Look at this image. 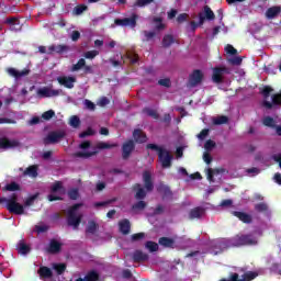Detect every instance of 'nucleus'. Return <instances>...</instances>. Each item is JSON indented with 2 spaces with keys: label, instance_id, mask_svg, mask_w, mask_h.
<instances>
[{
  "label": "nucleus",
  "instance_id": "f257e3e1",
  "mask_svg": "<svg viewBox=\"0 0 281 281\" xmlns=\"http://www.w3.org/2000/svg\"><path fill=\"white\" fill-rule=\"evenodd\" d=\"M36 199H38V193L29 196L23 205L19 203V195L13 193L9 199L0 198V203H7L5 207L10 214L22 216V214H25V207H31V205H34V201H36Z\"/></svg>",
  "mask_w": 281,
  "mask_h": 281
},
{
  "label": "nucleus",
  "instance_id": "f03ea898",
  "mask_svg": "<svg viewBox=\"0 0 281 281\" xmlns=\"http://www.w3.org/2000/svg\"><path fill=\"white\" fill-rule=\"evenodd\" d=\"M143 181L145 189L139 183H135L132 187L133 192L135 193L136 201H144L146 199L147 192H153L155 190V183L153 182V173L150 171L145 170L143 172Z\"/></svg>",
  "mask_w": 281,
  "mask_h": 281
},
{
  "label": "nucleus",
  "instance_id": "7ed1b4c3",
  "mask_svg": "<svg viewBox=\"0 0 281 281\" xmlns=\"http://www.w3.org/2000/svg\"><path fill=\"white\" fill-rule=\"evenodd\" d=\"M147 150H156L158 151V159L160 161L161 168H171L172 167V159H175V157L172 156V154L156 145V144H147L146 145Z\"/></svg>",
  "mask_w": 281,
  "mask_h": 281
},
{
  "label": "nucleus",
  "instance_id": "20e7f679",
  "mask_svg": "<svg viewBox=\"0 0 281 281\" xmlns=\"http://www.w3.org/2000/svg\"><path fill=\"white\" fill-rule=\"evenodd\" d=\"M85 205L83 203H76L72 206L69 207L68 210V215H67V224L69 227H74V229H78L80 227V223H82V215L77 214L78 210Z\"/></svg>",
  "mask_w": 281,
  "mask_h": 281
},
{
  "label": "nucleus",
  "instance_id": "39448f33",
  "mask_svg": "<svg viewBox=\"0 0 281 281\" xmlns=\"http://www.w3.org/2000/svg\"><path fill=\"white\" fill-rule=\"evenodd\" d=\"M233 247H245L258 245V238L254 237L251 234L247 235H236L229 239Z\"/></svg>",
  "mask_w": 281,
  "mask_h": 281
},
{
  "label": "nucleus",
  "instance_id": "423d86ee",
  "mask_svg": "<svg viewBox=\"0 0 281 281\" xmlns=\"http://www.w3.org/2000/svg\"><path fill=\"white\" fill-rule=\"evenodd\" d=\"M232 69L226 66H217L213 68L212 80L215 85H223L225 82V76H229Z\"/></svg>",
  "mask_w": 281,
  "mask_h": 281
},
{
  "label": "nucleus",
  "instance_id": "0eeeda50",
  "mask_svg": "<svg viewBox=\"0 0 281 281\" xmlns=\"http://www.w3.org/2000/svg\"><path fill=\"white\" fill-rule=\"evenodd\" d=\"M137 21H139V15L137 13H132L130 18L115 19L114 24L119 27H131L135 30L137 27Z\"/></svg>",
  "mask_w": 281,
  "mask_h": 281
},
{
  "label": "nucleus",
  "instance_id": "6e6552de",
  "mask_svg": "<svg viewBox=\"0 0 281 281\" xmlns=\"http://www.w3.org/2000/svg\"><path fill=\"white\" fill-rule=\"evenodd\" d=\"M67 133L63 130L49 132L48 135L44 138L45 146L49 144H58L60 139H65Z\"/></svg>",
  "mask_w": 281,
  "mask_h": 281
},
{
  "label": "nucleus",
  "instance_id": "1a4fd4ad",
  "mask_svg": "<svg viewBox=\"0 0 281 281\" xmlns=\"http://www.w3.org/2000/svg\"><path fill=\"white\" fill-rule=\"evenodd\" d=\"M37 95L40 98H58V95H63V89L54 90L49 87L40 88Z\"/></svg>",
  "mask_w": 281,
  "mask_h": 281
},
{
  "label": "nucleus",
  "instance_id": "9d476101",
  "mask_svg": "<svg viewBox=\"0 0 281 281\" xmlns=\"http://www.w3.org/2000/svg\"><path fill=\"white\" fill-rule=\"evenodd\" d=\"M135 150V140L128 139L127 142L123 143L122 145V159L126 161L131 158V155H133V151Z\"/></svg>",
  "mask_w": 281,
  "mask_h": 281
},
{
  "label": "nucleus",
  "instance_id": "9b49d317",
  "mask_svg": "<svg viewBox=\"0 0 281 281\" xmlns=\"http://www.w3.org/2000/svg\"><path fill=\"white\" fill-rule=\"evenodd\" d=\"M204 13L200 12L199 13V23L200 25H203V23H205V19L207 21H214V19H216V15L214 14V11H212V9L209 5H204Z\"/></svg>",
  "mask_w": 281,
  "mask_h": 281
},
{
  "label": "nucleus",
  "instance_id": "f8f14e48",
  "mask_svg": "<svg viewBox=\"0 0 281 281\" xmlns=\"http://www.w3.org/2000/svg\"><path fill=\"white\" fill-rule=\"evenodd\" d=\"M232 215L238 218L241 223H245V225H251L254 223V216L249 213H245L243 211H232Z\"/></svg>",
  "mask_w": 281,
  "mask_h": 281
},
{
  "label": "nucleus",
  "instance_id": "ddd939ff",
  "mask_svg": "<svg viewBox=\"0 0 281 281\" xmlns=\"http://www.w3.org/2000/svg\"><path fill=\"white\" fill-rule=\"evenodd\" d=\"M203 82V71L195 69L193 72L189 76V86L190 87H198V85H201Z\"/></svg>",
  "mask_w": 281,
  "mask_h": 281
},
{
  "label": "nucleus",
  "instance_id": "4468645a",
  "mask_svg": "<svg viewBox=\"0 0 281 281\" xmlns=\"http://www.w3.org/2000/svg\"><path fill=\"white\" fill-rule=\"evenodd\" d=\"M57 82L66 89H74V85H76V77L61 76L57 78Z\"/></svg>",
  "mask_w": 281,
  "mask_h": 281
},
{
  "label": "nucleus",
  "instance_id": "2eb2a0df",
  "mask_svg": "<svg viewBox=\"0 0 281 281\" xmlns=\"http://www.w3.org/2000/svg\"><path fill=\"white\" fill-rule=\"evenodd\" d=\"M272 102L263 101L262 105L265 109L271 110L273 106H281V90L279 93L272 94Z\"/></svg>",
  "mask_w": 281,
  "mask_h": 281
},
{
  "label": "nucleus",
  "instance_id": "dca6fc26",
  "mask_svg": "<svg viewBox=\"0 0 281 281\" xmlns=\"http://www.w3.org/2000/svg\"><path fill=\"white\" fill-rule=\"evenodd\" d=\"M133 138L136 144H146L148 142V136L139 128L133 131Z\"/></svg>",
  "mask_w": 281,
  "mask_h": 281
},
{
  "label": "nucleus",
  "instance_id": "f3484780",
  "mask_svg": "<svg viewBox=\"0 0 281 281\" xmlns=\"http://www.w3.org/2000/svg\"><path fill=\"white\" fill-rule=\"evenodd\" d=\"M69 52V46L65 44H59V45H50L48 47L47 54H65Z\"/></svg>",
  "mask_w": 281,
  "mask_h": 281
},
{
  "label": "nucleus",
  "instance_id": "a211bd4d",
  "mask_svg": "<svg viewBox=\"0 0 281 281\" xmlns=\"http://www.w3.org/2000/svg\"><path fill=\"white\" fill-rule=\"evenodd\" d=\"M19 146L18 140H10L8 137L0 138V149L8 150V148H16Z\"/></svg>",
  "mask_w": 281,
  "mask_h": 281
},
{
  "label": "nucleus",
  "instance_id": "6ab92c4d",
  "mask_svg": "<svg viewBox=\"0 0 281 281\" xmlns=\"http://www.w3.org/2000/svg\"><path fill=\"white\" fill-rule=\"evenodd\" d=\"M119 231L121 234H123V236H128V234H131V221L124 218L119 222Z\"/></svg>",
  "mask_w": 281,
  "mask_h": 281
},
{
  "label": "nucleus",
  "instance_id": "aec40b11",
  "mask_svg": "<svg viewBox=\"0 0 281 281\" xmlns=\"http://www.w3.org/2000/svg\"><path fill=\"white\" fill-rule=\"evenodd\" d=\"M280 13H281L280 5L270 7L266 11V19L268 20L276 19L277 16H280Z\"/></svg>",
  "mask_w": 281,
  "mask_h": 281
},
{
  "label": "nucleus",
  "instance_id": "412c9836",
  "mask_svg": "<svg viewBox=\"0 0 281 281\" xmlns=\"http://www.w3.org/2000/svg\"><path fill=\"white\" fill-rule=\"evenodd\" d=\"M9 76H12L13 78H23V76L30 75V69H23V70H16V68H8Z\"/></svg>",
  "mask_w": 281,
  "mask_h": 281
},
{
  "label": "nucleus",
  "instance_id": "4be33fe9",
  "mask_svg": "<svg viewBox=\"0 0 281 281\" xmlns=\"http://www.w3.org/2000/svg\"><path fill=\"white\" fill-rule=\"evenodd\" d=\"M60 249H63V244L58 240L52 239L49 241V246L47 248L48 254H60Z\"/></svg>",
  "mask_w": 281,
  "mask_h": 281
},
{
  "label": "nucleus",
  "instance_id": "5701e85b",
  "mask_svg": "<svg viewBox=\"0 0 281 281\" xmlns=\"http://www.w3.org/2000/svg\"><path fill=\"white\" fill-rule=\"evenodd\" d=\"M133 262H146L148 260V254L142 250H135L132 255Z\"/></svg>",
  "mask_w": 281,
  "mask_h": 281
},
{
  "label": "nucleus",
  "instance_id": "b1692460",
  "mask_svg": "<svg viewBox=\"0 0 281 281\" xmlns=\"http://www.w3.org/2000/svg\"><path fill=\"white\" fill-rule=\"evenodd\" d=\"M38 276L41 278H43L44 280H49L50 278H53L54 272H52V269H49L46 266H42L40 267L38 271H37Z\"/></svg>",
  "mask_w": 281,
  "mask_h": 281
},
{
  "label": "nucleus",
  "instance_id": "393cba45",
  "mask_svg": "<svg viewBox=\"0 0 281 281\" xmlns=\"http://www.w3.org/2000/svg\"><path fill=\"white\" fill-rule=\"evenodd\" d=\"M158 244L167 249H175V239L170 237H160L158 239Z\"/></svg>",
  "mask_w": 281,
  "mask_h": 281
},
{
  "label": "nucleus",
  "instance_id": "a878e982",
  "mask_svg": "<svg viewBox=\"0 0 281 281\" xmlns=\"http://www.w3.org/2000/svg\"><path fill=\"white\" fill-rule=\"evenodd\" d=\"M203 214H205V209L196 206L190 211L189 218H191V221H193L194 218H201Z\"/></svg>",
  "mask_w": 281,
  "mask_h": 281
},
{
  "label": "nucleus",
  "instance_id": "bb28decb",
  "mask_svg": "<svg viewBox=\"0 0 281 281\" xmlns=\"http://www.w3.org/2000/svg\"><path fill=\"white\" fill-rule=\"evenodd\" d=\"M23 175H24V177H32L33 179H36V177H38V166L32 165V166L27 167L24 170Z\"/></svg>",
  "mask_w": 281,
  "mask_h": 281
},
{
  "label": "nucleus",
  "instance_id": "cd10ccee",
  "mask_svg": "<svg viewBox=\"0 0 281 281\" xmlns=\"http://www.w3.org/2000/svg\"><path fill=\"white\" fill-rule=\"evenodd\" d=\"M158 192L162 194V199H172V190H170V187L166 184H160L158 187Z\"/></svg>",
  "mask_w": 281,
  "mask_h": 281
},
{
  "label": "nucleus",
  "instance_id": "c85d7f7f",
  "mask_svg": "<svg viewBox=\"0 0 281 281\" xmlns=\"http://www.w3.org/2000/svg\"><path fill=\"white\" fill-rule=\"evenodd\" d=\"M120 145L117 143H104V142H99L95 146V148H98V150H109L111 148H117Z\"/></svg>",
  "mask_w": 281,
  "mask_h": 281
},
{
  "label": "nucleus",
  "instance_id": "c756f323",
  "mask_svg": "<svg viewBox=\"0 0 281 281\" xmlns=\"http://www.w3.org/2000/svg\"><path fill=\"white\" fill-rule=\"evenodd\" d=\"M95 155H98V151H77L74 154V157H78L80 159H89Z\"/></svg>",
  "mask_w": 281,
  "mask_h": 281
},
{
  "label": "nucleus",
  "instance_id": "7c9ffc66",
  "mask_svg": "<svg viewBox=\"0 0 281 281\" xmlns=\"http://www.w3.org/2000/svg\"><path fill=\"white\" fill-rule=\"evenodd\" d=\"M223 172H225V169H223V168H221V169H212V168L207 169V179H209V181L214 182V175H221Z\"/></svg>",
  "mask_w": 281,
  "mask_h": 281
},
{
  "label": "nucleus",
  "instance_id": "2f4dec72",
  "mask_svg": "<svg viewBox=\"0 0 281 281\" xmlns=\"http://www.w3.org/2000/svg\"><path fill=\"white\" fill-rule=\"evenodd\" d=\"M54 271H56L57 276H63L65 271H67V265L66 263H54L53 265Z\"/></svg>",
  "mask_w": 281,
  "mask_h": 281
},
{
  "label": "nucleus",
  "instance_id": "473e14b6",
  "mask_svg": "<svg viewBox=\"0 0 281 281\" xmlns=\"http://www.w3.org/2000/svg\"><path fill=\"white\" fill-rule=\"evenodd\" d=\"M85 280L86 281H98V280H100V274L95 270H91L85 276Z\"/></svg>",
  "mask_w": 281,
  "mask_h": 281
},
{
  "label": "nucleus",
  "instance_id": "72a5a7b5",
  "mask_svg": "<svg viewBox=\"0 0 281 281\" xmlns=\"http://www.w3.org/2000/svg\"><path fill=\"white\" fill-rule=\"evenodd\" d=\"M95 232H98V223H95V221H89L86 234H95Z\"/></svg>",
  "mask_w": 281,
  "mask_h": 281
},
{
  "label": "nucleus",
  "instance_id": "f704fd0d",
  "mask_svg": "<svg viewBox=\"0 0 281 281\" xmlns=\"http://www.w3.org/2000/svg\"><path fill=\"white\" fill-rule=\"evenodd\" d=\"M227 122H229V117H227L226 115H221V116L213 119V124L215 126H221L223 124H227Z\"/></svg>",
  "mask_w": 281,
  "mask_h": 281
},
{
  "label": "nucleus",
  "instance_id": "c9c22d12",
  "mask_svg": "<svg viewBox=\"0 0 281 281\" xmlns=\"http://www.w3.org/2000/svg\"><path fill=\"white\" fill-rule=\"evenodd\" d=\"M263 126H267L268 128H276V120L271 116H266L262 119Z\"/></svg>",
  "mask_w": 281,
  "mask_h": 281
},
{
  "label": "nucleus",
  "instance_id": "e433bc0d",
  "mask_svg": "<svg viewBox=\"0 0 281 281\" xmlns=\"http://www.w3.org/2000/svg\"><path fill=\"white\" fill-rule=\"evenodd\" d=\"M146 202H144V200H139L138 202H136L135 204L132 205V210L133 212H139L142 210H146Z\"/></svg>",
  "mask_w": 281,
  "mask_h": 281
},
{
  "label": "nucleus",
  "instance_id": "4c0bfd02",
  "mask_svg": "<svg viewBox=\"0 0 281 281\" xmlns=\"http://www.w3.org/2000/svg\"><path fill=\"white\" fill-rule=\"evenodd\" d=\"M146 249H148L151 254L155 251H159V244L155 241H146L145 244Z\"/></svg>",
  "mask_w": 281,
  "mask_h": 281
},
{
  "label": "nucleus",
  "instance_id": "58836bf2",
  "mask_svg": "<svg viewBox=\"0 0 281 281\" xmlns=\"http://www.w3.org/2000/svg\"><path fill=\"white\" fill-rule=\"evenodd\" d=\"M4 190L7 192H18L19 190H21V186L16 182H11L4 187Z\"/></svg>",
  "mask_w": 281,
  "mask_h": 281
},
{
  "label": "nucleus",
  "instance_id": "ea45409f",
  "mask_svg": "<svg viewBox=\"0 0 281 281\" xmlns=\"http://www.w3.org/2000/svg\"><path fill=\"white\" fill-rule=\"evenodd\" d=\"M175 43V37L170 34H167L162 37V47H170Z\"/></svg>",
  "mask_w": 281,
  "mask_h": 281
},
{
  "label": "nucleus",
  "instance_id": "a19ab883",
  "mask_svg": "<svg viewBox=\"0 0 281 281\" xmlns=\"http://www.w3.org/2000/svg\"><path fill=\"white\" fill-rule=\"evenodd\" d=\"M164 19L155 16L153 22L156 23V30L161 32V30H166V24L162 23Z\"/></svg>",
  "mask_w": 281,
  "mask_h": 281
},
{
  "label": "nucleus",
  "instance_id": "79ce46f5",
  "mask_svg": "<svg viewBox=\"0 0 281 281\" xmlns=\"http://www.w3.org/2000/svg\"><path fill=\"white\" fill-rule=\"evenodd\" d=\"M80 196V192L78 191V189H70L68 191V198L70 199V201H78Z\"/></svg>",
  "mask_w": 281,
  "mask_h": 281
},
{
  "label": "nucleus",
  "instance_id": "37998d69",
  "mask_svg": "<svg viewBox=\"0 0 281 281\" xmlns=\"http://www.w3.org/2000/svg\"><path fill=\"white\" fill-rule=\"evenodd\" d=\"M69 125L72 126V128H79L80 117H78L77 115H72L69 120Z\"/></svg>",
  "mask_w": 281,
  "mask_h": 281
},
{
  "label": "nucleus",
  "instance_id": "c03bdc74",
  "mask_svg": "<svg viewBox=\"0 0 281 281\" xmlns=\"http://www.w3.org/2000/svg\"><path fill=\"white\" fill-rule=\"evenodd\" d=\"M85 65H87V60H85V58H80L77 64H75L72 66V71H80V69H82V67H85Z\"/></svg>",
  "mask_w": 281,
  "mask_h": 281
},
{
  "label": "nucleus",
  "instance_id": "a18cd8bd",
  "mask_svg": "<svg viewBox=\"0 0 281 281\" xmlns=\"http://www.w3.org/2000/svg\"><path fill=\"white\" fill-rule=\"evenodd\" d=\"M115 201H117V198H113L103 202H95L94 207H104L106 205H111V203H115Z\"/></svg>",
  "mask_w": 281,
  "mask_h": 281
},
{
  "label": "nucleus",
  "instance_id": "49530a36",
  "mask_svg": "<svg viewBox=\"0 0 281 281\" xmlns=\"http://www.w3.org/2000/svg\"><path fill=\"white\" fill-rule=\"evenodd\" d=\"M30 246L25 243H20L19 246V254H22V256H27V252L30 251Z\"/></svg>",
  "mask_w": 281,
  "mask_h": 281
},
{
  "label": "nucleus",
  "instance_id": "de8ad7c7",
  "mask_svg": "<svg viewBox=\"0 0 281 281\" xmlns=\"http://www.w3.org/2000/svg\"><path fill=\"white\" fill-rule=\"evenodd\" d=\"M100 52L98 50H88L83 54L85 58H87L88 60H93V58H95V56H99Z\"/></svg>",
  "mask_w": 281,
  "mask_h": 281
},
{
  "label": "nucleus",
  "instance_id": "09e8293b",
  "mask_svg": "<svg viewBox=\"0 0 281 281\" xmlns=\"http://www.w3.org/2000/svg\"><path fill=\"white\" fill-rule=\"evenodd\" d=\"M255 210L256 212H267L269 210V205L265 202H260L255 205Z\"/></svg>",
  "mask_w": 281,
  "mask_h": 281
},
{
  "label": "nucleus",
  "instance_id": "8fccbe9b",
  "mask_svg": "<svg viewBox=\"0 0 281 281\" xmlns=\"http://www.w3.org/2000/svg\"><path fill=\"white\" fill-rule=\"evenodd\" d=\"M55 116H56V112H54V110H48L42 114V120H46V122H48V120H52V117H55Z\"/></svg>",
  "mask_w": 281,
  "mask_h": 281
},
{
  "label": "nucleus",
  "instance_id": "3c124183",
  "mask_svg": "<svg viewBox=\"0 0 281 281\" xmlns=\"http://www.w3.org/2000/svg\"><path fill=\"white\" fill-rule=\"evenodd\" d=\"M144 113H147V115H148L149 117H153L154 120H159V113H157V112H156L155 110H153V109L147 108V109L144 110Z\"/></svg>",
  "mask_w": 281,
  "mask_h": 281
},
{
  "label": "nucleus",
  "instance_id": "603ef678",
  "mask_svg": "<svg viewBox=\"0 0 281 281\" xmlns=\"http://www.w3.org/2000/svg\"><path fill=\"white\" fill-rule=\"evenodd\" d=\"M91 135H95V132L93 131V128L88 127L87 131L81 132V133L79 134V137H80V139H85V137H89V136H91Z\"/></svg>",
  "mask_w": 281,
  "mask_h": 281
},
{
  "label": "nucleus",
  "instance_id": "864d4df0",
  "mask_svg": "<svg viewBox=\"0 0 281 281\" xmlns=\"http://www.w3.org/2000/svg\"><path fill=\"white\" fill-rule=\"evenodd\" d=\"M261 93H262L263 98L267 100V98H269V95H271V93H273V88H271V86H265Z\"/></svg>",
  "mask_w": 281,
  "mask_h": 281
},
{
  "label": "nucleus",
  "instance_id": "5fc2aeb1",
  "mask_svg": "<svg viewBox=\"0 0 281 281\" xmlns=\"http://www.w3.org/2000/svg\"><path fill=\"white\" fill-rule=\"evenodd\" d=\"M146 234L144 233H136L131 236L132 243H137L138 240H144Z\"/></svg>",
  "mask_w": 281,
  "mask_h": 281
},
{
  "label": "nucleus",
  "instance_id": "6e6d98bb",
  "mask_svg": "<svg viewBox=\"0 0 281 281\" xmlns=\"http://www.w3.org/2000/svg\"><path fill=\"white\" fill-rule=\"evenodd\" d=\"M59 190H63V182L57 181V182H55V183L52 186L50 192H52L53 194H56V192H59Z\"/></svg>",
  "mask_w": 281,
  "mask_h": 281
},
{
  "label": "nucleus",
  "instance_id": "4d7b16f0",
  "mask_svg": "<svg viewBox=\"0 0 281 281\" xmlns=\"http://www.w3.org/2000/svg\"><path fill=\"white\" fill-rule=\"evenodd\" d=\"M82 12H87V4H78L75 7V14L80 15Z\"/></svg>",
  "mask_w": 281,
  "mask_h": 281
},
{
  "label": "nucleus",
  "instance_id": "13d9d810",
  "mask_svg": "<svg viewBox=\"0 0 281 281\" xmlns=\"http://www.w3.org/2000/svg\"><path fill=\"white\" fill-rule=\"evenodd\" d=\"M226 54H229L231 56H236L238 54V50L234 48L231 44H227L225 47Z\"/></svg>",
  "mask_w": 281,
  "mask_h": 281
},
{
  "label": "nucleus",
  "instance_id": "bf43d9fd",
  "mask_svg": "<svg viewBox=\"0 0 281 281\" xmlns=\"http://www.w3.org/2000/svg\"><path fill=\"white\" fill-rule=\"evenodd\" d=\"M158 85H160V87H166L167 89H170L171 87L170 78L158 80Z\"/></svg>",
  "mask_w": 281,
  "mask_h": 281
},
{
  "label": "nucleus",
  "instance_id": "052dcab7",
  "mask_svg": "<svg viewBox=\"0 0 281 281\" xmlns=\"http://www.w3.org/2000/svg\"><path fill=\"white\" fill-rule=\"evenodd\" d=\"M49 229L47 225H35V232L38 234H45Z\"/></svg>",
  "mask_w": 281,
  "mask_h": 281
},
{
  "label": "nucleus",
  "instance_id": "680f3d73",
  "mask_svg": "<svg viewBox=\"0 0 281 281\" xmlns=\"http://www.w3.org/2000/svg\"><path fill=\"white\" fill-rule=\"evenodd\" d=\"M270 269H271V271H272L273 273H277V276H280V277H281L280 263H278V262L272 263Z\"/></svg>",
  "mask_w": 281,
  "mask_h": 281
},
{
  "label": "nucleus",
  "instance_id": "e2e57ef3",
  "mask_svg": "<svg viewBox=\"0 0 281 281\" xmlns=\"http://www.w3.org/2000/svg\"><path fill=\"white\" fill-rule=\"evenodd\" d=\"M205 150H212L213 148H216V143L212 139H209L204 144Z\"/></svg>",
  "mask_w": 281,
  "mask_h": 281
},
{
  "label": "nucleus",
  "instance_id": "0e129e2a",
  "mask_svg": "<svg viewBox=\"0 0 281 281\" xmlns=\"http://www.w3.org/2000/svg\"><path fill=\"white\" fill-rule=\"evenodd\" d=\"M143 34L145 36V41H153L156 36V33L153 31H144Z\"/></svg>",
  "mask_w": 281,
  "mask_h": 281
},
{
  "label": "nucleus",
  "instance_id": "69168bd1",
  "mask_svg": "<svg viewBox=\"0 0 281 281\" xmlns=\"http://www.w3.org/2000/svg\"><path fill=\"white\" fill-rule=\"evenodd\" d=\"M7 25H19V19L11 16L5 20Z\"/></svg>",
  "mask_w": 281,
  "mask_h": 281
},
{
  "label": "nucleus",
  "instance_id": "338daca9",
  "mask_svg": "<svg viewBox=\"0 0 281 281\" xmlns=\"http://www.w3.org/2000/svg\"><path fill=\"white\" fill-rule=\"evenodd\" d=\"M228 63H231V65H243V57H233L231 59H228Z\"/></svg>",
  "mask_w": 281,
  "mask_h": 281
},
{
  "label": "nucleus",
  "instance_id": "774afa93",
  "mask_svg": "<svg viewBox=\"0 0 281 281\" xmlns=\"http://www.w3.org/2000/svg\"><path fill=\"white\" fill-rule=\"evenodd\" d=\"M207 135H210V130L209 128H204L200 132V134H198V138H200L201 140L205 139V137H207Z\"/></svg>",
  "mask_w": 281,
  "mask_h": 281
}]
</instances>
